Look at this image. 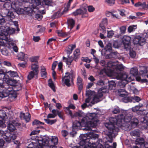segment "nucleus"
<instances>
[{
    "mask_svg": "<svg viewBox=\"0 0 148 148\" xmlns=\"http://www.w3.org/2000/svg\"><path fill=\"white\" fill-rule=\"evenodd\" d=\"M73 14L75 16L79 14H82V17L84 18L87 17L88 16V14L84 12L83 10L80 9H78L77 10L73 12Z\"/></svg>",
    "mask_w": 148,
    "mask_h": 148,
    "instance_id": "aec40b11",
    "label": "nucleus"
},
{
    "mask_svg": "<svg viewBox=\"0 0 148 148\" xmlns=\"http://www.w3.org/2000/svg\"><path fill=\"white\" fill-rule=\"evenodd\" d=\"M56 32L59 36L65 37L69 36L68 34L63 32L62 30H57L56 31Z\"/></svg>",
    "mask_w": 148,
    "mask_h": 148,
    "instance_id": "473e14b6",
    "label": "nucleus"
},
{
    "mask_svg": "<svg viewBox=\"0 0 148 148\" xmlns=\"http://www.w3.org/2000/svg\"><path fill=\"white\" fill-rule=\"evenodd\" d=\"M4 28V29L1 30L0 32V38L5 40V42H1V44L3 45H4L7 42V40L8 39V35L13 34L15 32V29L14 28L10 27Z\"/></svg>",
    "mask_w": 148,
    "mask_h": 148,
    "instance_id": "6e6552de",
    "label": "nucleus"
},
{
    "mask_svg": "<svg viewBox=\"0 0 148 148\" xmlns=\"http://www.w3.org/2000/svg\"><path fill=\"white\" fill-rule=\"evenodd\" d=\"M87 137L85 135H82L80 136L81 138V141L79 142L80 146H74L72 148H112V146L107 144V142L105 143L104 147L103 145V142L101 139H99L96 143L95 140L98 138L99 135L97 134L90 133L88 134Z\"/></svg>",
    "mask_w": 148,
    "mask_h": 148,
    "instance_id": "f03ea898",
    "label": "nucleus"
},
{
    "mask_svg": "<svg viewBox=\"0 0 148 148\" xmlns=\"http://www.w3.org/2000/svg\"><path fill=\"white\" fill-rule=\"evenodd\" d=\"M116 85L115 82L113 80L108 81V86H105L99 88L97 93L94 96L91 103L94 104L102 100L103 94L108 93V90H112L113 87H115Z\"/></svg>",
    "mask_w": 148,
    "mask_h": 148,
    "instance_id": "39448f33",
    "label": "nucleus"
},
{
    "mask_svg": "<svg viewBox=\"0 0 148 148\" xmlns=\"http://www.w3.org/2000/svg\"><path fill=\"white\" fill-rule=\"evenodd\" d=\"M106 66L107 67V68L103 69L104 72L108 76L110 77H112L114 73L113 71L115 66L114 63L111 61H109L106 64Z\"/></svg>",
    "mask_w": 148,
    "mask_h": 148,
    "instance_id": "9d476101",
    "label": "nucleus"
},
{
    "mask_svg": "<svg viewBox=\"0 0 148 148\" xmlns=\"http://www.w3.org/2000/svg\"><path fill=\"white\" fill-rule=\"evenodd\" d=\"M57 115L60 118L62 119H64V114L63 112L59 111Z\"/></svg>",
    "mask_w": 148,
    "mask_h": 148,
    "instance_id": "bf43d9fd",
    "label": "nucleus"
},
{
    "mask_svg": "<svg viewBox=\"0 0 148 148\" xmlns=\"http://www.w3.org/2000/svg\"><path fill=\"white\" fill-rule=\"evenodd\" d=\"M127 82L125 81L121 80L119 82L118 85L121 88H123L125 86Z\"/></svg>",
    "mask_w": 148,
    "mask_h": 148,
    "instance_id": "c03bdc74",
    "label": "nucleus"
},
{
    "mask_svg": "<svg viewBox=\"0 0 148 148\" xmlns=\"http://www.w3.org/2000/svg\"><path fill=\"white\" fill-rule=\"evenodd\" d=\"M130 135L132 136L139 137L140 136V133L138 130H134L131 131L130 133Z\"/></svg>",
    "mask_w": 148,
    "mask_h": 148,
    "instance_id": "f704fd0d",
    "label": "nucleus"
},
{
    "mask_svg": "<svg viewBox=\"0 0 148 148\" xmlns=\"http://www.w3.org/2000/svg\"><path fill=\"white\" fill-rule=\"evenodd\" d=\"M65 75L62 78V82L68 87L71 86V84L73 83L74 75L73 72H67L65 73Z\"/></svg>",
    "mask_w": 148,
    "mask_h": 148,
    "instance_id": "1a4fd4ad",
    "label": "nucleus"
},
{
    "mask_svg": "<svg viewBox=\"0 0 148 148\" xmlns=\"http://www.w3.org/2000/svg\"><path fill=\"white\" fill-rule=\"evenodd\" d=\"M36 27L37 28H39L37 32V33H43L45 29V27H43L41 25H38Z\"/></svg>",
    "mask_w": 148,
    "mask_h": 148,
    "instance_id": "c9c22d12",
    "label": "nucleus"
},
{
    "mask_svg": "<svg viewBox=\"0 0 148 148\" xmlns=\"http://www.w3.org/2000/svg\"><path fill=\"white\" fill-rule=\"evenodd\" d=\"M1 39V41H0V45H1L2 46H6L7 44H8V45H11L12 46L14 45V43L13 42V40L12 39V38H9L8 39H8L7 40V42L4 45H2L1 44V42H5V40Z\"/></svg>",
    "mask_w": 148,
    "mask_h": 148,
    "instance_id": "cd10ccee",
    "label": "nucleus"
},
{
    "mask_svg": "<svg viewBox=\"0 0 148 148\" xmlns=\"http://www.w3.org/2000/svg\"><path fill=\"white\" fill-rule=\"evenodd\" d=\"M127 75L125 72H120L119 73H114L112 77L117 79L125 81Z\"/></svg>",
    "mask_w": 148,
    "mask_h": 148,
    "instance_id": "ddd939ff",
    "label": "nucleus"
},
{
    "mask_svg": "<svg viewBox=\"0 0 148 148\" xmlns=\"http://www.w3.org/2000/svg\"><path fill=\"white\" fill-rule=\"evenodd\" d=\"M74 59L75 61H76L77 59L79 57L80 55V50L79 49H76L74 52Z\"/></svg>",
    "mask_w": 148,
    "mask_h": 148,
    "instance_id": "7c9ffc66",
    "label": "nucleus"
},
{
    "mask_svg": "<svg viewBox=\"0 0 148 148\" xmlns=\"http://www.w3.org/2000/svg\"><path fill=\"white\" fill-rule=\"evenodd\" d=\"M31 67L32 71H34L36 75H38V73L39 68L38 62L32 63L31 64Z\"/></svg>",
    "mask_w": 148,
    "mask_h": 148,
    "instance_id": "5701e85b",
    "label": "nucleus"
},
{
    "mask_svg": "<svg viewBox=\"0 0 148 148\" xmlns=\"http://www.w3.org/2000/svg\"><path fill=\"white\" fill-rule=\"evenodd\" d=\"M39 59V57L38 56H34L30 57L29 58V60L32 62H35V63L38 62V60Z\"/></svg>",
    "mask_w": 148,
    "mask_h": 148,
    "instance_id": "37998d69",
    "label": "nucleus"
},
{
    "mask_svg": "<svg viewBox=\"0 0 148 148\" xmlns=\"http://www.w3.org/2000/svg\"><path fill=\"white\" fill-rule=\"evenodd\" d=\"M42 16L39 14H36L35 15V18L38 21H40L42 18Z\"/></svg>",
    "mask_w": 148,
    "mask_h": 148,
    "instance_id": "338daca9",
    "label": "nucleus"
},
{
    "mask_svg": "<svg viewBox=\"0 0 148 148\" xmlns=\"http://www.w3.org/2000/svg\"><path fill=\"white\" fill-rule=\"evenodd\" d=\"M7 14L6 15V16L8 18H9V19L10 20L12 21L13 19L15 18V17L12 12L8 10H7Z\"/></svg>",
    "mask_w": 148,
    "mask_h": 148,
    "instance_id": "2f4dec72",
    "label": "nucleus"
},
{
    "mask_svg": "<svg viewBox=\"0 0 148 148\" xmlns=\"http://www.w3.org/2000/svg\"><path fill=\"white\" fill-rule=\"evenodd\" d=\"M48 82V86H49L52 89L54 92H55L56 91V90L53 82L52 81L51 79H49Z\"/></svg>",
    "mask_w": 148,
    "mask_h": 148,
    "instance_id": "e433bc0d",
    "label": "nucleus"
},
{
    "mask_svg": "<svg viewBox=\"0 0 148 148\" xmlns=\"http://www.w3.org/2000/svg\"><path fill=\"white\" fill-rule=\"evenodd\" d=\"M127 110H121V113L116 117H111L109 119V123L105 124L106 127L108 130L107 136L109 138L108 141L110 143L113 141L112 137L114 135H116L119 131L118 127L121 128L126 131L130 129V125L127 123L131 120L132 114L129 113Z\"/></svg>",
    "mask_w": 148,
    "mask_h": 148,
    "instance_id": "f257e3e1",
    "label": "nucleus"
},
{
    "mask_svg": "<svg viewBox=\"0 0 148 148\" xmlns=\"http://www.w3.org/2000/svg\"><path fill=\"white\" fill-rule=\"evenodd\" d=\"M124 69V67L122 65H119L117 66L115 65L114 69L113 70L114 74V73H119Z\"/></svg>",
    "mask_w": 148,
    "mask_h": 148,
    "instance_id": "a878e982",
    "label": "nucleus"
},
{
    "mask_svg": "<svg viewBox=\"0 0 148 148\" xmlns=\"http://www.w3.org/2000/svg\"><path fill=\"white\" fill-rule=\"evenodd\" d=\"M127 111L128 112H129V113L132 114L133 115L132 113L130 112L129 111ZM132 117L133 116H132ZM127 123L129 124L130 127V129L129 130L130 131L132 129V127H135L137 125L138 123V120L137 118H134L132 120V119H131V120L129 122ZM128 131H129V130Z\"/></svg>",
    "mask_w": 148,
    "mask_h": 148,
    "instance_id": "dca6fc26",
    "label": "nucleus"
},
{
    "mask_svg": "<svg viewBox=\"0 0 148 148\" xmlns=\"http://www.w3.org/2000/svg\"><path fill=\"white\" fill-rule=\"evenodd\" d=\"M42 3L45 5H51L52 3V0H42Z\"/></svg>",
    "mask_w": 148,
    "mask_h": 148,
    "instance_id": "09e8293b",
    "label": "nucleus"
},
{
    "mask_svg": "<svg viewBox=\"0 0 148 148\" xmlns=\"http://www.w3.org/2000/svg\"><path fill=\"white\" fill-rule=\"evenodd\" d=\"M130 73L134 76L137 75L138 73V71L136 68H132L130 70Z\"/></svg>",
    "mask_w": 148,
    "mask_h": 148,
    "instance_id": "ea45409f",
    "label": "nucleus"
},
{
    "mask_svg": "<svg viewBox=\"0 0 148 148\" xmlns=\"http://www.w3.org/2000/svg\"><path fill=\"white\" fill-rule=\"evenodd\" d=\"M106 58H118L121 59L119 54L116 51L112 52L109 54L106 55Z\"/></svg>",
    "mask_w": 148,
    "mask_h": 148,
    "instance_id": "a211bd4d",
    "label": "nucleus"
},
{
    "mask_svg": "<svg viewBox=\"0 0 148 148\" xmlns=\"http://www.w3.org/2000/svg\"><path fill=\"white\" fill-rule=\"evenodd\" d=\"M107 37L108 38H111L114 34L113 31L112 30L107 31Z\"/></svg>",
    "mask_w": 148,
    "mask_h": 148,
    "instance_id": "0e129e2a",
    "label": "nucleus"
},
{
    "mask_svg": "<svg viewBox=\"0 0 148 148\" xmlns=\"http://www.w3.org/2000/svg\"><path fill=\"white\" fill-rule=\"evenodd\" d=\"M8 129L10 132H12L15 130V127L12 124H9L8 125Z\"/></svg>",
    "mask_w": 148,
    "mask_h": 148,
    "instance_id": "a18cd8bd",
    "label": "nucleus"
},
{
    "mask_svg": "<svg viewBox=\"0 0 148 148\" xmlns=\"http://www.w3.org/2000/svg\"><path fill=\"white\" fill-rule=\"evenodd\" d=\"M4 137L3 138L5 141L8 143H10L12 140H14L16 137V136L15 134H11L10 132H7L4 135Z\"/></svg>",
    "mask_w": 148,
    "mask_h": 148,
    "instance_id": "4468645a",
    "label": "nucleus"
},
{
    "mask_svg": "<svg viewBox=\"0 0 148 148\" xmlns=\"http://www.w3.org/2000/svg\"><path fill=\"white\" fill-rule=\"evenodd\" d=\"M119 96L122 97L121 100L123 102L125 103L132 102L131 97H128L127 94L121 93Z\"/></svg>",
    "mask_w": 148,
    "mask_h": 148,
    "instance_id": "f3484780",
    "label": "nucleus"
},
{
    "mask_svg": "<svg viewBox=\"0 0 148 148\" xmlns=\"http://www.w3.org/2000/svg\"><path fill=\"white\" fill-rule=\"evenodd\" d=\"M108 23V21L107 18H105L102 19L101 22L100 24L106 26L107 25Z\"/></svg>",
    "mask_w": 148,
    "mask_h": 148,
    "instance_id": "13d9d810",
    "label": "nucleus"
},
{
    "mask_svg": "<svg viewBox=\"0 0 148 148\" xmlns=\"http://www.w3.org/2000/svg\"><path fill=\"white\" fill-rule=\"evenodd\" d=\"M99 27L100 30L101 31L102 33H105L106 32V25L99 24Z\"/></svg>",
    "mask_w": 148,
    "mask_h": 148,
    "instance_id": "5fc2aeb1",
    "label": "nucleus"
},
{
    "mask_svg": "<svg viewBox=\"0 0 148 148\" xmlns=\"http://www.w3.org/2000/svg\"><path fill=\"white\" fill-rule=\"evenodd\" d=\"M67 57L68 58H66L63 56L62 58L63 61L65 62L66 64L68 65V66L69 67L71 65L74 59L72 57L70 56L69 55H68Z\"/></svg>",
    "mask_w": 148,
    "mask_h": 148,
    "instance_id": "6ab92c4d",
    "label": "nucleus"
},
{
    "mask_svg": "<svg viewBox=\"0 0 148 148\" xmlns=\"http://www.w3.org/2000/svg\"><path fill=\"white\" fill-rule=\"evenodd\" d=\"M75 24V20L72 18H69L67 19L68 28L71 30L74 26Z\"/></svg>",
    "mask_w": 148,
    "mask_h": 148,
    "instance_id": "b1692460",
    "label": "nucleus"
},
{
    "mask_svg": "<svg viewBox=\"0 0 148 148\" xmlns=\"http://www.w3.org/2000/svg\"><path fill=\"white\" fill-rule=\"evenodd\" d=\"M6 1V2L4 4L3 6L6 10V11L9 10L13 6L16 7L17 1L16 2H12L11 3V1L10 0H7Z\"/></svg>",
    "mask_w": 148,
    "mask_h": 148,
    "instance_id": "2eb2a0df",
    "label": "nucleus"
},
{
    "mask_svg": "<svg viewBox=\"0 0 148 148\" xmlns=\"http://www.w3.org/2000/svg\"><path fill=\"white\" fill-rule=\"evenodd\" d=\"M120 88L118 90V92L119 93V95L121 93L127 94V92L126 91L124 88Z\"/></svg>",
    "mask_w": 148,
    "mask_h": 148,
    "instance_id": "680f3d73",
    "label": "nucleus"
},
{
    "mask_svg": "<svg viewBox=\"0 0 148 148\" xmlns=\"http://www.w3.org/2000/svg\"><path fill=\"white\" fill-rule=\"evenodd\" d=\"M31 5L30 6L27 7H25L24 9L18 8L17 9V13L18 14H22L23 13L24 11L25 10L27 12H29L30 11L32 12V9H35L38 8V6L41 4L39 0H30Z\"/></svg>",
    "mask_w": 148,
    "mask_h": 148,
    "instance_id": "0eeeda50",
    "label": "nucleus"
},
{
    "mask_svg": "<svg viewBox=\"0 0 148 148\" xmlns=\"http://www.w3.org/2000/svg\"><path fill=\"white\" fill-rule=\"evenodd\" d=\"M145 39L144 38L141 37L139 35L136 36L134 37L133 41L134 45L138 44L140 46L143 45L145 44Z\"/></svg>",
    "mask_w": 148,
    "mask_h": 148,
    "instance_id": "9b49d317",
    "label": "nucleus"
},
{
    "mask_svg": "<svg viewBox=\"0 0 148 148\" xmlns=\"http://www.w3.org/2000/svg\"><path fill=\"white\" fill-rule=\"evenodd\" d=\"M45 122L48 124L52 125L55 123L57 121V120L56 119L53 120H50L49 119H44Z\"/></svg>",
    "mask_w": 148,
    "mask_h": 148,
    "instance_id": "4c0bfd02",
    "label": "nucleus"
},
{
    "mask_svg": "<svg viewBox=\"0 0 148 148\" xmlns=\"http://www.w3.org/2000/svg\"><path fill=\"white\" fill-rule=\"evenodd\" d=\"M20 116L21 119L23 118L26 122H28L30 120L31 116L30 114L28 112L25 114L23 113H21Z\"/></svg>",
    "mask_w": 148,
    "mask_h": 148,
    "instance_id": "4be33fe9",
    "label": "nucleus"
},
{
    "mask_svg": "<svg viewBox=\"0 0 148 148\" xmlns=\"http://www.w3.org/2000/svg\"><path fill=\"white\" fill-rule=\"evenodd\" d=\"M88 10L89 12H93L95 10V8L92 5H90L88 7Z\"/></svg>",
    "mask_w": 148,
    "mask_h": 148,
    "instance_id": "774afa93",
    "label": "nucleus"
},
{
    "mask_svg": "<svg viewBox=\"0 0 148 148\" xmlns=\"http://www.w3.org/2000/svg\"><path fill=\"white\" fill-rule=\"evenodd\" d=\"M137 28L136 25H132L130 26L128 28V31L129 32H131L134 31Z\"/></svg>",
    "mask_w": 148,
    "mask_h": 148,
    "instance_id": "79ce46f5",
    "label": "nucleus"
},
{
    "mask_svg": "<svg viewBox=\"0 0 148 148\" xmlns=\"http://www.w3.org/2000/svg\"><path fill=\"white\" fill-rule=\"evenodd\" d=\"M35 75H36L35 73L32 71H31L29 73L27 79L29 80L31 79L34 77Z\"/></svg>",
    "mask_w": 148,
    "mask_h": 148,
    "instance_id": "49530a36",
    "label": "nucleus"
},
{
    "mask_svg": "<svg viewBox=\"0 0 148 148\" xmlns=\"http://www.w3.org/2000/svg\"><path fill=\"white\" fill-rule=\"evenodd\" d=\"M80 126L82 127V124L80 122L77 121L74 122L72 125L73 131L70 132V135L72 136H74V134L76 133V132L75 130L80 128Z\"/></svg>",
    "mask_w": 148,
    "mask_h": 148,
    "instance_id": "f8f14e48",
    "label": "nucleus"
},
{
    "mask_svg": "<svg viewBox=\"0 0 148 148\" xmlns=\"http://www.w3.org/2000/svg\"><path fill=\"white\" fill-rule=\"evenodd\" d=\"M61 132L62 136L64 137L66 136L68 134V132L66 130H62Z\"/></svg>",
    "mask_w": 148,
    "mask_h": 148,
    "instance_id": "69168bd1",
    "label": "nucleus"
},
{
    "mask_svg": "<svg viewBox=\"0 0 148 148\" xmlns=\"http://www.w3.org/2000/svg\"><path fill=\"white\" fill-rule=\"evenodd\" d=\"M77 84L79 90L81 91L83 87V79L79 76H78L77 78Z\"/></svg>",
    "mask_w": 148,
    "mask_h": 148,
    "instance_id": "393cba45",
    "label": "nucleus"
},
{
    "mask_svg": "<svg viewBox=\"0 0 148 148\" xmlns=\"http://www.w3.org/2000/svg\"><path fill=\"white\" fill-rule=\"evenodd\" d=\"M145 142V140L143 138H138L135 140V144L136 145H140V148H142Z\"/></svg>",
    "mask_w": 148,
    "mask_h": 148,
    "instance_id": "c85d7f7f",
    "label": "nucleus"
},
{
    "mask_svg": "<svg viewBox=\"0 0 148 148\" xmlns=\"http://www.w3.org/2000/svg\"><path fill=\"white\" fill-rule=\"evenodd\" d=\"M64 109H65V110L68 114L70 116H72V115L73 114L72 111L70 110L68 108L64 107Z\"/></svg>",
    "mask_w": 148,
    "mask_h": 148,
    "instance_id": "4d7b16f0",
    "label": "nucleus"
},
{
    "mask_svg": "<svg viewBox=\"0 0 148 148\" xmlns=\"http://www.w3.org/2000/svg\"><path fill=\"white\" fill-rule=\"evenodd\" d=\"M120 32L121 34H124L126 30V27L125 26H122L120 28Z\"/></svg>",
    "mask_w": 148,
    "mask_h": 148,
    "instance_id": "052dcab7",
    "label": "nucleus"
},
{
    "mask_svg": "<svg viewBox=\"0 0 148 148\" xmlns=\"http://www.w3.org/2000/svg\"><path fill=\"white\" fill-rule=\"evenodd\" d=\"M143 105L142 103H139L138 105L133 107L132 108V111L134 112H136L139 111L140 108L142 107Z\"/></svg>",
    "mask_w": 148,
    "mask_h": 148,
    "instance_id": "72a5a7b5",
    "label": "nucleus"
},
{
    "mask_svg": "<svg viewBox=\"0 0 148 148\" xmlns=\"http://www.w3.org/2000/svg\"><path fill=\"white\" fill-rule=\"evenodd\" d=\"M132 102L134 103L138 102L141 100V98L137 96L131 97Z\"/></svg>",
    "mask_w": 148,
    "mask_h": 148,
    "instance_id": "a19ab883",
    "label": "nucleus"
},
{
    "mask_svg": "<svg viewBox=\"0 0 148 148\" xmlns=\"http://www.w3.org/2000/svg\"><path fill=\"white\" fill-rule=\"evenodd\" d=\"M96 117V114L92 113L83 117L82 119L81 123L82 124V127L84 126L85 127L84 129L88 131H90V132L84 134H81L79 136L80 140V142L81 140V138L80 137L81 135H85V136L87 137L88 136L87 134L90 133H94V132H95L96 130H93L92 129L95 128L97 125L98 121Z\"/></svg>",
    "mask_w": 148,
    "mask_h": 148,
    "instance_id": "20e7f679",
    "label": "nucleus"
},
{
    "mask_svg": "<svg viewBox=\"0 0 148 148\" xmlns=\"http://www.w3.org/2000/svg\"><path fill=\"white\" fill-rule=\"evenodd\" d=\"M105 49L107 51H108L110 52L112 50V47L110 43L108 44L105 47Z\"/></svg>",
    "mask_w": 148,
    "mask_h": 148,
    "instance_id": "864d4df0",
    "label": "nucleus"
},
{
    "mask_svg": "<svg viewBox=\"0 0 148 148\" xmlns=\"http://www.w3.org/2000/svg\"><path fill=\"white\" fill-rule=\"evenodd\" d=\"M131 40V38L128 36H124L123 40L124 47H126L129 46Z\"/></svg>",
    "mask_w": 148,
    "mask_h": 148,
    "instance_id": "412c9836",
    "label": "nucleus"
},
{
    "mask_svg": "<svg viewBox=\"0 0 148 148\" xmlns=\"http://www.w3.org/2000/svg\"><path fill=\"white\" fill-rule=\"evenodd\" d=\"M44 124V123H42V122H41L40 121L37 120H34L32 123V124L33 125H43Z\"/></svg>",
    "mask_w": 148,
    "mask_h": 148,
    "instance_id": "603ef678",
    "label": "nucleus"
},
{
    "mask_svg": "<svg viewBox=\"0 0 148 148\" xmlns=\"http://www.w3.org/2000/svg\"><path fill=\"white\" fill-rule=\"evenodd\" d=\"M6 114L5 112L3 110H0V118L4 120L5 119Z\"/></svg>",
    "mask_w": 148,
    "mask_h": 148,
    "instance_id": "8fccbe9b",
    "label": "nucleus"
},
{
    "mask_svg": "<svg viewBox=\"0 0 148 148\" xmlns=\"http://www.w3.org/2000/svg\"><path fill=\"white\" fill-rule=\"evenodd\" d=\"M25 54L24 53L21 52L18 55V59L21 61H24V60Z\"/></svg>",
    "mask_w": 148,
    "mask_h": 148,
    "instance_id": "de8ad7c7",
    "label": "nucleus"
},
{
    "mask_svg": "<svg viewBox=\"0 0 148 148\" xmlns=\"http://www.w3.org/2000/svg\"><path fill=\"white\" fill-rule=\"evenodd\" d=\"M6 73L10 75V77H16L18 76L17 73L16 72L14 71H8L6 72Z\"/></svg>",
    "mask_w": 148,
    "mask_h": 148,
    "instance_id": "58836bf2",
    "label": "nucleus"
},
{
    "mask_svg": "<svg viewBox=\"0 0 148 148\" xmlns=\"http://www.w3.org/2000/svg\"><path fill=\"white\" fill-rule=\"evenodd\" d=\"M36 146V143L32 142L28 145L26 148H35Z\"/></svg>",
    "mask_w": 148,
    "mask_h": 148,
    "instance_id": "e2e57ef3",
    "label": "nucleus"
},
{
    "mask_svg": "<svg viewBox=\"0 0 148 148\" xmlns=\"http://www.w3.org/2000/svg\"><path fill=\"white\" fill-rule=\"evenodd\" d=\"M3 79V82H0V98L6 97L12 95L13 92V86L17 82L14 79H10L6 73L2 69H0V80Z\"/></svg>",
    "mask_w": 148,
    "mask_h": 148,
    "instance_id": "7ed1b4c3",
    "label": "nucleus"
},
{
    "mask_svg": "<svg viewBox=\"0 0 148 148\" xmlns=\"http://www.w3.org/2000/svg\"><path fill=\"white\" fill-rule=\"evenodd\" d=\"M58 138L56 136H53L49 138L47 136H44L39 138L38 142L45 146L49 147L50 148L51 147L55 148L54 146L58 144Z\"/></svg>",
    "mask_w": 148,
    "mask_h": 148,
    "instance_id": "423d86ee",
    "label": "nucleus"
},
{
    "mask_svg": "<svg viewBox=\"0 0 148 148\" xmlns=\"http://www.w3.org/2000/svg\"><path fill=\"white\" fill-rule=\"evenodd\" d=\"M120 112V110L119 108L118 107L114 108L112 110V113L114 114H117L119 113Z\"/></svg>",
    "mask_w": 148,
    "mask_h": 148,
    "instance_id": "6e6d98bb",
    "label": "nucleus"
},
{
    "mask_svg": "<svg viewBox=\"0 0 148 148\" xmlns=\"http://www.w3.org/2000/svg\"><path fill=\"white\" fill-rule=\"evenodd\" d=\"M105 2L109 5H113L115 3V0H105Z\"/></svg>",
    "mask_w": 148,
    "mask_h": 148,
    "instance_id": "3c124183",
    "label": "nucleus"
},
{
    "mask_svg": "<svg viewBox=\"0 0 148 148\" xmlns=\"http://www.w3.org/2000/svg\"><path fill=\"white\" fill-rule=\"evenodd\" d=\"M76 47V45L75 44H72L69 45L67 49L66 50V51L68 54V55H69L71 53L73 50Z\"/></svg>",
    "mask_w": 148,
    "mask_h": 148,
    "instance_id": "bb28decb",
    "label": "nucleus"
},
{
    "mask_svg": "<svg viewBox=\"0 0 148 148\" xmlns=\"http://www.w3.org/2000/svg\"><path fill=\"white\" fill-rule=\"evenodd\" d=\"M41 67L40 73L41 76L43 78H46L47 77V73L45 67L43 66H42Z\"/></svg>",
    "mask_w": 148,
    "mask_h": 148,
    "instance_id": "c756f323",
    "label": "nucleus"
}]
</instances>
